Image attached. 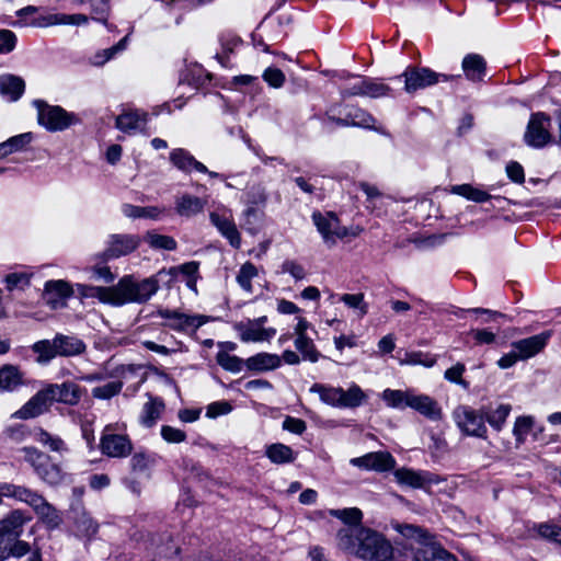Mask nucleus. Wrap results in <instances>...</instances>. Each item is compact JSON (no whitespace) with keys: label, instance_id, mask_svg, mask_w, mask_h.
<instances>
[{"label":"nucleus","instance_id":"obj_1","mask_svg":"<svg viewBox=\"0 0 561 561\" xmlns=\"http://www.w3.org/2000/svg\"><path fill=\"white\" fill-rule=\"evenodd\" d=\"M340 549L369 561H390L393 547L385 536L367 527H346L336 535Z\"/></svg>","mask_w":561,"mask_h":561},{"label":"nucleus","instance_id":"obj_2","mask_svg":"<svg viewBox=\"0 0 561 561\" xmlns=\"http://www.w3.org/2000/svg\"><path fill=\"white\" fill-rule=\"evenodd\" d=\"M159 289V283L156 277H149L141 282H136L133 276L122 277L113 286V306H123L126 304H142L149 300Z\"/></svg>","mask_w":561,"mask_h":561},{"label":"nucleus","instance_id":"obj_3","mask_svg":"<svg viewBox=\"0 0 561 561\" xmlns=\"http://www.w3.org/2000/svg\"><path fill=\"white\" fill-rule=\"evenodd\" d=\"M33 104L37 110L38 124L48 131H61L79 122L76 114L67 112L61 106L49 105L42 100H36Z\"/></svg>","mask_w":561,"mask_h":561},{"label":"nucleus","instance_id":"obj_4","mask_svg":"<svg viewBox=\"0 0 561 561\" xmlns=\"http://www.w3.org/2000/svg\"><path fill=\"white\" fill-rule=\"evenodd\" d=\"M21 451L24 454V460L44 482L56 485L62 481L61 469L58 465L51 462L47 454L33 446H25Z\"/></svg>","mask_w":561,"mask_h":561},{"label":"nucleus","instance_id":"obj_5","mask_svg":"<svg viewBox=\"0 0 561 561\" xmlns=\"http://www.w3.org/2000/svg\"><path fill=\"white\" fill-rule=\"evenodd\" d=\"M312 221L321 234L323 242L330 249L336 245L337 240H342L348 236L356 237L359 233L358 231H353L342 226L339 218L333 213H313Z\"/></svg>","mask_w":561,"mask_h":561},{"label":"nucleus","instance_id":"obj_6","mask_svg":"<svg viewBox=\"0 0 561 561\" xmlns=\"http://www.w3.org/2000/svg\"><path fill=\"white\" fill-rule=\"evenodd\" d=\"M125 430L124 423L107 424L104 427L100 447L104 455L113 458H125L133 451V444L127 435L116 434Z\"/></svg>","mask_w":561,"mask_h":561},{"label":"nucleus","instance_id":"obj_7","mask_svg":"<svg viewBox=\"0 0 561 561\" xmlns=\"http://www.w3.org/2000/svg\"><path fill=\"white\" fill-rule=\"evenodd\" d=\"M453 417L462 433L468 436L485 437L484 416L468 405H459L453 411Z\"/></svg>","mask_w":561,"mask_h":561},{"label":"nucleus","instance_id":"obj_8","mask_svg":"<svg viewBox=\"0 0 561 561\" xmlns=\"http://www.w3.org/2000/svg\"><path fill=\"white\" fill-rule=\"evenodd\" d=\"M402 77H404V89L408 93H413L420 89H425L439 81H447L451 77L437 73L428 68H408Z\"/></svg>","mask_w":561,"mask_h":561},{"label":"nucleus","instance_id":"obj_9","mask_svg":"<svg viewBox=\"0 0 561 561\" xmlns=\"http://www.w3.org/2000/svg\"><path fill=\"white\" fill-rule=\"evenodd\" d=\"M158 314L165 320V325L172 330L181 332H195L198 328L209 321V317L204 314H186L169 309L159 310Z\"/></svg>","mask_w":561,"mask_h":561},{"label":"nucleus","instance_id":"obj_10","mask_svg":"<svg viewBox=\"0 0 561 561\" xmlns=\"http://www.w3.org/2000/svg\"><path fill=\"white\" fill-rule=\"evenodd\" d=\"M551 121L542 113L534 114L527 125L525 141L528 146L541 148L552 140L549 131Z\"/></svg>","mask_w":561,"mask_h":561},{"label":"nucleus","instance_id":"obj_11","mask_svg":"<svg viewBox=\"0 0 561 561\" xmlns=\"http://www.w3.org/2000/svg\"><path fill=\"white\" fill-rule=\"evenodd\" d=\"M54 402L47 386L37 391L27 402L12 414L13 419L28 420L37 417L48 411Z\"/></svg>","mask_w":561,"mask_h":561},{"label":"nucleus","instance_id":"obj_12","mask_svg":"<svg viewBox=\"0 0 561 561\" xmlns=\"http://www.w3.org/2000/svg\"><path fill=\"white\" fill-rule=\"evenodd\" d=\"M73 294L72 286L62 279L48 280L45 283L43 299L51 309L64 308L67 299Z\"/></svg>","mask_w":561,"mask_h":561},{"label":"nucleus","instance_id":"obj_13","mask_svg":"<svg viewBox=\"0 0 561 561\" xmlns=\"http://www.w3.org/2000/svg\"><path fill=\"white\" fill-rule=\"evenodd\" d=\"M355 467L383 472L392 470L396 467V459L388 451L368 453L362 457L351 459Z\"/></svg>","mask_w":561,"mask_h":561},{"label":"nucleus","instance_id":"obj_14","mask_svg":"<svg viewBox=\"0 0 561 561\" xmlns=\"http://www.w3.org/2000/svg\"><path fill=\"white\" fill-rule=\"evenodd\" d=\"M393 476L399 484L413 489H422L439 482L438 477L428 471H416L405 467L397 469Z\"/></svg>","mask_w":561,"mask_h":561},{"label":"nucleus","instance_id":"obj_15","mask_svg":"<svg viewBox=\"0 0 561 561\" xmlns=\"http://www.w3.org/2000/svg\"><path fill=\"white\" fill-rule=\"evenodd\" d=\"M551 335V331H545L513 342L512 348L516 350L520 360H527L539 354L546 347Z\"/></svg>","mask_w":561,"mask_h":561},{"label":"nucleus","instance_id":"obj_16","mask_svg":"<svg viewBox=\"0 0 561 561\" xmlns=\"http://www.w3.org/2000/svg\"><path fill=\"white\" fill-rule=\"evenodd\" d=\"M234 329L239 333L240 340L244 343L268 342L276 334V329L261 327L251 320L236 323Z\"/></svg>","mask_w":561,"mask_h":561},{"label":"nucleus","instance_id":"obj_17","mask_svg":"<svg viewBox=\"0 0 561 561\" xmlns=\"http://www.w3.org/2000/svg\"><path fill=\"white\" fill-rule=\"evenodd\" d=\"M431 421H439L443 417V410L438 402L432 397L423 393L412 392L409 407Z\"/></svg>","mask_w":561,"mask_h":561},{"label":"nucleus","instance_id":"obj_18","mask_svg":"<svg viewBox=\"0 0 561 561\" xmlns=\"http://www.w3.org/2000/svg\"><path fill=\"white\" fill-rule=\"evenodd\" d=\"M140 243V238L133 234H112L105 251L106 257H119L135 251Z\"/></svg>","mask_w":561,"mask_h":561},{"label":"nucleus","instance_id":"obj_19","mask_svg":"<svg viewBox=\"0 0 561 561\" xmlns=\"http://www.w3.org/2000/svg\"><path fill=\"white\" fill-rule=\"evenodd\" d=\"M209 219L233 248H240L241 237L230 216L218 211H211L209 214Z\"/></svg>","mask_w":561,"mask_h":561},{"label":"nucleus","instance_id":"obj_20","mask_svg":"<svg viewBox=\"0 0 561 561\" xmlns=\"http://www.w3.org/2000/svg\"><path fill=\"white\" fill-rule=\"evenodd\" d=\"M244 366L253 373H265L279 368L282 359L277 354L261 352L247 358Z\"/></svg>","mask_w":561,"mask_h":561},{"label":"nucleus","instance_id":"obj_21","mask_svg":"<svg viewBox=\"0 0 561 561\" xmlns=\"http://www.w3.org/2000/svg\"><path fill=\"white\" fill-rule=\"evenodd\" d=\"M47 388L54 401L69 405H76L82 396L80 387L73 382H64L60 385L50 383Z\"/></svg>","mask_w":561,"mask_h":561},{"label":"nucleus","instance_id":"obj_22","mask_svg":"<svg viewBox=\"0 0 561 561\" xmlns=\"http://www.w3.org/2000/svg\"><path fill=\"white\" fill-rule=\"evenodd\" d=\"M31 520L21 510H14L4 518L0 519V537L3 536H15L19 537L22 533V527L25 523Z\"/></svg>","mask_w":561,"mask_h":561},{"label":"nucleus","instance_id":"obj_23","mask_svg":"<svg viewBox=\"0 0 561 561\" xmlns=\"http://www.w3.org/2000/svg\"><path fill=\"white\" fill-rule=\"evenodd\" d=\"M23 373L15 365L0 367V392H13L24 385Z\"/></svg>","mask_w":561,"mask_h":561},{"label":"nucleus","instance_id":"obj_24","mask_svg":"<svg viewBox=\"0 0 561 561\" xmlns=\"http://www.w3.org/2000/svg\"><path fill=\"white\" fill-rule=\"evenodd\" d=\"M170 161L179 170L190 173L192 170L197 172H208L206 165L197 161L190 152L184 149H174L170 152Z\"/></svg>","mask_w":561,"mask_h":561},{"label":"nucleus","instance_id":"obj_25","mask_svg":"<svg viewBox=\"0 0 561 561\" xmlns=\"http://www.w3.org/2000/svg\"><path fill=\"white\" fill-rule=\"evenodd\" d=\"M148 114L141 111H127L116 118V127L124 133H133L147 123Z\"/></svg>","mask_w":561,"mask_h":561},{"label":"nucleus","instance_id":"obj_26","mask_svg":"<svg viewBox=\"0 0 561 561\" xmlns=\"http://www.w3.org/2000/svg\"><path fill=\"white\" fill-rule=\"evenodd\" d=\"M206 201L199 197L183 194L175 199V210L180 216L192 217L204 210Z\"/></svg>","mask_w":561,"mask_h":561},{"label":"nucleus","instance_id":"obj_27","mask_svg":"<svg viewBox=\"0 0 561 561\" xmlns=\"http://www.w3.org/2000/svg\"><path fill=\"white\" fill-rule=\"evenodd\" d=\"M462 70L467 79L480 81L485 76L484 58L478 54H469L462 60Z\"/></svg>","mask_w":561,"mask_h":561},{"label":"nucleus","instance_id":"obj_28","mask_svg":"<svg viewBox=\"0 0 561 561\" xmlns=\"http://www.w3.org/2000/svg\"><path fill=\"white\" fill-rule=\"evenodd\" d=\"M24 89L25 83L22 78L13 75L0 77V94L8 98L10 101L19 100Z\"/></svg>","mask_w":561,"mask_h":561},{"label":"nucleus","instance_id":"obj_29","mask_svg":"<svg viewBox=\"0 0 561 561\" xmlns=\"http://www.w3.org/2000/svg\"><path fill=\"white\" fill-rule=\"evenodd\" d=\"M31 507L49 527H57L60 524L61 518L58 512L41 494L36 497Z\"/></svg>","mask_w":561,"mask_h":561},{"label":"nucleus","instance_id":"obj_30","mask_svg":"<svg viewBox=\"0 0 561 561\" xmlns=\"http://www.w3.org/2000/svg\"><path fill=\"white\" fill-rule=\"evenodd\" d=\"M55 347H57L59 356H75L85 350V345L80 339L61 334L55 337Z\"/></svg>","mask_w":561,"mask_h":561},{"label":"nucleus","instance_id":"obj_31","mask_svg":"<svg viewBox=\"0 0 561 561\" xmlns=\"http://www.w3.org/2000/svg\"><path fill=\"white\" fill-rule=\"evenodd\" d=\"M161 457L158 454L149 451H138L130 458V468L134 472H149L160 461Z\"/></svg>","mask_w":561,"mask_h":561},{"label":"nucleus","instance_id":"obj_32","mask_svg":"<svg viewBox=\"0 0 561 561\" xmlns=\"http://www.w3.org/2000/svg\"><path fill=\"white\" fill-rule=\"evenodd\" d=\"M265 456L276 465L290 463L296 459V453L289 446L280 443L268 445Z\"/></svg>","mask_w":561,"mask_h":561},{"label":"nucleus","instance_id":"obj_33","mask_svg":"<svg viewBox=\"0 0 561 561\" xmlns=\"http://www.w3.org/2000/svg\"><path fill=\"white\" fill-rule=\"evenodd\" d=\"M390 88L383 83L375 81H360L352 87L350 94L352 95H367L370 98H380L387 95Z\"/></svg>","mask_w":561,"mask_h":561},{"label":"nucleus","instance_id":"obj_34","mask_svg":"<svg viewBox=\"0 0 561 561\" xmlns=\"http://www.w3.org/2000/svg\"><path fill=\"white\" fill-rule=\"evenodd\" d=\"M33 135L31 133H24L9 138L8 140L0 144V160L8 156L22 151L31 141Z\"/></svg>","mask_w":561,"mask_h":561},{"label":"nucleus","instance_id":"obj_35","mask_svg":"<svg viewBox=\"0 0 561 561\" xmlns=\"http://www.w3.org/2000/svg\"><path fill=\"white\" fill-rule=\"evenodd\" d=\"M9 557L22 558L28 554L27 561H42V554L39 547L34 543H28L24 540L14 541L8 550Z\"/></svg>","mask_w":561,"mask_h":561},{"label":"nucleus","instance_id":"obj_36","mask_svg":"<svg viewBox=\"0 0 561 561\" xmlns=\"http://www.w3.org/2000/svg\"><path fill=\"white\" fill-rule=\"evenodd\" d=\"M164 410V404L159 399L150 398L148 402L144 404L140 423L146 427H151L160 419Z\"/></svg>","mask_w":561,"mask_h":561},{"label":"nucleus","instance_id":"obj_37","mask_svg":"<svg viewBox=\"0 0 561 561\" xmlns=\"http://www.w3.org/2000/svg\"><path fill=\"white\" fill-rule=\"evenodd\" d=\"M77 290L82 298H98L103 304L113 305V286L101 287L78 284Z\"/></svg>","mask_w":561,"mask_h":561},{"label":"nucleus","instance_id":"obj_38","mask_svg":"<svg viewBox=\"0 0 561 561\" xmlns=\"http://www.w3.org/2000/svg\"><path fill=\"white\" fill-rule=\"evenodd\" d=\"M341 397L340 408H357L367 399L366 393L356 383L351 385L347 390L341 388Z\"/></svg>","mask_w":561,"mask_h":561},{"label":"nucleus","instance_id":"obj_39","mask_svg":"<svg viewBox=\"0 0 561 561\" xmlns=\"http://www.w3.org/2000/svg\"><path fill=\"white\" fill-rule=\"evenodd\" d=\"M413 390H393L386 389L381 393L382 400L392 409H403L409 407Z\"/></svg>","mask_w":561,"mask_h":561},{"label":"nucleus","instance_id":"obj_40","mask_svg":"<svg viewBox=\"0 0 561 561\" xmlns=\"http://www.w3.org/2000/svg\"><path fill=\"white\" fill-rule=\"evenodd\" d=\"M294 345L300 353L302 359L316 363L319 360L320 353L313 343V340L306 335L295 336Z\"/></svg>","mask_w":561,"mask_h":561},{"label":"nucleus","instance_id":"obj_41","mask_svg":"<svg viewBox=\"0 0 561 561\" xmlns=\"http://www.w3.org/2000/svg\"><path fill=\"white\" fill-rule=\"evenodd\" d=\"M5 497H11L20 502H24L27 505L32 506L34 504V501L39 495L37 492L24 486V485H18L14 483L5 482Z\"/></svg>","mask_w":561,"mask_h":561},{"label":"nucleus","instance_id":"obj_42","mask_svg":"<svg viewBox=\"0 0 561 561\" xmlns=\"http://www.w3.org/2000/svg\"><path fill=\"white\" fill-rule=\"evenodd\" d=\"M35 439L50 451L62 454L68 450L66 443L59 436L53 435L43 428L36 432Z\"/></svg>","mask_w":561,"mask_h":561},{"label":"nucleus","instance_id":"obj_43","mask_svg":"<svg viewBox=\"0 0 561 561\" xmlns=\"http://www.w3.org/2000/svg\"><path fill=\"white\" fill-rule=\"evenodd\" d=\"M311 392L319 394L320 400L329 405L340 408L341 387H327L321 383H314L310 388Z\"/></svg>","mask_w":561,"mask_h":561},{"label":"nucleus","instance_id":"obj_44","mask_svg":"<svg viewBox=\"0 0 561 561\" xmlns=\"http://www.w3.org/2000/svg\"><path fill=\"white\" fill-rule=\"evenodd\" d=\"M88 16L84 14H49L38 23L39 26H49L56 24H84Z\"/></svg>","mask_w":561,"mask_h":561},{"label":"nucleus","instance_id":"obj_45","mask_svg":"<svg viewBox=\"0 0 561 561\" xmlns=\"http://www.w3.org/2000/svg\"><path fill=\"white\" fill-rule=\"evenodd\" d=\"M451 193L460 195L469 201L476 203L488 202L491 195L478 187H473L470 184L455 185L451 187Z\"/></svg>","mask_w":561,"mask_h":561},{"label":"nucleus","instance_id":"obj_46","mask_svg":"<svg viewBox=\"0 0 561 561\" xmlns=\"http://www.w3.org/2000/svg\"><path fill=\"white\" fill-rule=\"evenodd\" d=\"M32 348L36 354H38L37 362L41 364H46L56 356H59V352L57 351V347H55V339L51 341H38Z\"/></svg>","mask_w":561,"mask_h":561},{"label":"nucleus","instance_id":"obj_47","mask_svg":"<svg viewBox=\"0 0 561 561\" xmlns=\"http://www.w3.org/2000/svg\"><path fill=\"white\" fill-rule=\"evenodd\" d=\"M198 271V263L197 262H187L176 267H171L168 272L160 271L158 275H162L163 273H167L171 276H176L179 273L187 276V285L188 287L196 290V279L195 275Z\"/></svg>","mask_w":561,"mask_h":561},{"label":"nucleus","instance_id":"obj_48","mask_svg":"<svg viewBox=\"0 0 561 561\" xmlns=\"http://www.w3.org/2000/svg\"><path fill=\"white\" fill-rule=\"evenodd\" d=\"M511 411L510 404H500L485 413V420L493 428L501 431Z\"/></svg>","mask_w":561,"mask_h":561},{"label":"nucleus","instance_id":"obj_49","mask_svg":"<svg viewBox=\"0 0 561 561\" xmlns=\"http://www.w3.org/2000/svg\"><path fill=\"white\" fill-rule=\"evenodd\" d=\"M257 276V268L251 262L241 265L237 275V283L247 293H252V279Z\"/></svg>","mask_w":561,"mask_h":561},{"label":"nucleus","instance_id":"obj_50","mask_svg":"<svg viewBox=\"0 0 561 561\" xmlns=\"http://www.w3.org/2000/svg\"><path fill=\"white\" fill-rule=\"evenodd\" d=\"M216 360L220 367L230 373H240L244 366V360L236 355H230L226 351H220L216 355Z\"/></svg>","mask_w":561,"mask_h":561},{"label":"nucleus","instance_id":"obj_51","mask_svg":"<svg viewBox=\"0 0 561 561\" xmlns=\"http://www.w3.org/2000/svg\"><path fill=\"white\" fill-rule=\"evenodd\" d=\"M145 241L152 248L157 250H168L172 251L176 248V241L169 236L159 234L156 232H147L145 236Z\"/></svg>","mask_w":561,"mask_h":561},{"label":"nucleus","instance_id":"obj_52","mask_svg":"<svg viewBox=\"0 0 561 561\" xmlns=\"http://www.w3.org/2000/svg\"><path fill=\"white\" fill-rule=\"evenodd\" d=\"M329 514L333 517L341 519L343 523L353 528V525H358L362 522L363 513L357 507H350L343 510H330Z\"/></svg>","mask_w":561,"mask_h":561},{"label":"nucleus","instance_id":"obj_53","mask_svg":"<svg viewBox=\"0 0 561 561\" xmlns=\"http://www.w3.org/2000/svg\"><path fill=\"white\" fill-rule=\"evenodd\" d=\"M534 426V419L531 416H518L514 423L513 435L518 444H523L526 436L529 434Z\"/></svg>","mask_w":561,"mask_h":561},{"label":"nucleus","instance_id":"obj_54","mask_svg":"<svg viewBox=\"0 0 561 561\" xmlns=\"http://www.w3.org/2000/svg\"><path fill=\"white\" fill-rule=\"evenodd\" d=\"M347 115L350 118L351 126L362 128H375V118L370 114L360 108H353L347 113Z\"/></svg>","mask_w":561,"mask_h":561},{"label":"nucleus","instance_id":"obj_55","mask_svg":"<svg viewBox=\"0 0 561 561\" xmlns=\"http://www.w3.org/2000/svg\"><path fill=\"white\" fill-rule=\"evenodd\" d=\"M364 294H344L340 300L344 302L348 308L358 311L359 317H364L368 312V306L365 302Z\"/></svg>","mask_w":561,"mask_h":561},{"label":"nucleus","instance_id":"obj_56","mask_svg":"<svg viewBox=\"0 0 561 561\" xmlns=\"http://www.w3.org/2000/svg\"><path fill=\"white\" fill-rule=\"evenodd\" d=\"M123 388L122 381H111L104 386L95 387L92 389V396L96 399L106 400L118 394Z\"/></svg>","mask_w":561,"mask_h":561},{"label":"nucleus","instance_id":"obj_57","mask_svg":"<svg viewBox=\"0 0 561 561\" xmlns=\"http://www.w3.org/2000/svg\"><path fill=\"white\" fill-rule=\"evenodd\" d=\"M536 530L542 539L549 540L554 543H560L561 540V527L551 524V523H542L536 526Z\"/></svg>","mask_w":561,"mask_h":561},{"label":"nucleus","instance_id":"obj_58","mask_svg":"<svg viewBox=\"0 0 561 561\" xmlns=\"http://www.w3.org/2000/svg\"><path fill=\"white\" fill-rule=\"evenodd\" d=\"M435 358L423 354L422 352L407 353L403 358L400 359V365H422L425 367H432L435 364Z\"/></svg>","mask_w":561,"mask_h":561},{"label":"nucleus","instance_id":"obj_59","mask_svg":"<svg viewBox=\"0 0 561 561\" xmlns=\"http://www.w3.org/2000/svg\"><path fill=\"white\" fill-rule=\"evenodd\" d=\"M7 289L12 291L15 289H25L30 285V275L26 273H11L4 278Z\"/></svg>","mask_w":561,"mask_h":561},{"label":"nucleus","instance_id":"obj_60","mask_svg":"<svg viewBox=\"0 0 561 561\" xmlns=\"http://www.w3.org/2000/svg\"><path fill=\"white\" fill-rule=\"evenodd\" d=\"M161 437L168 444H181L186 440V433L183 430L171 425H162L160 431Z\"/></svg>","mask_w":561,"mask_h":561},{"label":"nucleus","instance_id":"obj_61","mask_svg":"<svg viewBox=\"0 0 561 561\" xmlns=\"http://www.w3.org/2000/svg\"><path fill=\"white\" fill-rule=\"evenodd\" d=\"M77 530L87 537H91L98 531V524L87 514H81L77 520Z\"/></svg>","mask_w":561,"mask_h":561},{"label":"nucleus","instance_id":"obj_62","mask_svg":"<svg viewBox=\"0 0 561 561\" xmlns=\"http://www.w3.org/2000/svg\"><path fill=\"white\" fill-rule=\"evenodd\" d=\"M262 77L270 87L275 89L280 88L285 82L284 72L275 67H268L265 69Z\"/></svg>","mask_w":561,"mask_h":561},{"label":"nucleus","instance_id":"obj_63","mask_svg":"<svg viewBox=\"0 0 561 561\" xmlns=\"http://www.w3.org/2000/svg\"><path fill=\"white\" fill-rule=\"evenodd\" d=\"M396 529L407 538H413L421 543L426 541V534L423 529L413 525H397Z\"/></svg>","mask_w":561,"mask_h":561},{"label":"nucleus","instance_id":"obj_64","mask_svg":"<svg viewBox=\"0 0 561 561\" xmlns=\"http://www.w3.org/2000/svg\"><path fill=\"white\" fill-rule=\"evenodd\" d=\"M282 273L291 275L296 280H301L306 277V271L294 260H286L282 264Z\"/></svg>","mask_w":561,"mask_h":561}]
</instances>
